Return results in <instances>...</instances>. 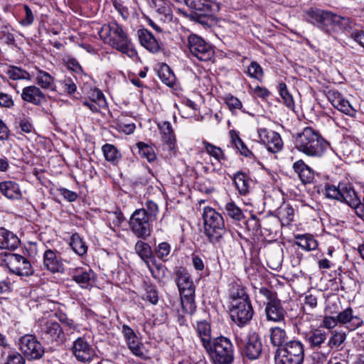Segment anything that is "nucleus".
<instances>
[{"mask_svg":"<svg viewBox=\"0 0 364 364\" xmlns=\"http://www.w3.org/2000/svg\"><path fill=\"white\" fill-rule=\"evenodd\" d=\"M305 21L328 35L350 28V19L328 10L311 7L304 11Z\"/></svg>","mask_w":364,"mask_h":364,"instance_id":"f257e3e1","label":"nucleus"},{"mask_svg":"<svg viewBox=\"0 0 364 364\" xmlns=\"http://www.w3.org/2000/svg\"><path fill=\"white\" fill-rule=\"evenodd\" d=\"M100 38L118 51L126 54L128 57H136L137 52L134 48L131 40L117 22L104 24L98 32Z\"/></svg>","mask_w":364,"mask_h":364,"instance_id":"f03ea898","label":"nucleus"},{"mask_svg":"<svg viewBox=\"0 0 364 364\" xmlns=\"http://www.w3.org/2000/svg\"><path fill=\"white\" fill-rule=\"evenodd\" d=\"M328 143L320 133L310 127H305L296 138V149L311 157H321L326 151Z\"/></svg>","mask_w":364,"mask_h":364,"instance_id":"7ed1b4c3","label":"nucleus"},{"mask_svg":"<svg viewBox=\"0 0 364 364\" xmlns=\"http://www.w3.org/2000/svg\"><path fill=\"white\" fill-rule=\"evenodd\" d=\"M175 282L179 291L181 304L183 309L188 314L195 310L196 287L188 271L182 267H178L175 272Z\"/></svg>","mask_w":364,"mask_h":364,"instance_id":"20e7f679","label":"nucleus"},{"mask_svg":"<svg viewBox=\"0 0 364 364\" xmlns=\"http://www.w3.org/2000/svg\"><path fill=\"white\" fill-rule=\"evenodd\" d=\"M204 233L212 244H220L226 233L223 217L210 207H205L203 212Z\"/></svg>","mask_w":364,"mask_h":364,"instance_id":"39448f33","label":"nucleus"},{"mask_svg":"<svg viewBox=\"0 0 364 364\" xmlns=\"http://www.w3.org/2000/svg\"><path fill=\"white\" fill-rule=\"evenodd\" d=\"M204 349L213 364H232L234 361V347L226 337L213 338Z\"/></svg>","mask_w":364,"mask_h":364,"instance_id":"423d86ee","label":"nucleus"},{"mask_svg":"<svg viewBox=\"0 0 364 364\" xmlns=\"http://www.w3.org/2000/svg\"><path fill=\"white\" fill-rule=\"evenodd\" d=\"M304 357L303 344L299 341L292 340L277 349L274 360L276 364H301Z\"/></svg>","mask_w":364,"mask_h":364,"instance_id":"0eeeda50","label":"nucleus"},{"mask_svg":"<svg viewBox=\"0 0 364 364\" xmlns=\"http://www.w3.org/2000/svg\"><path fill=\"white\" fill-rule=\"evenodd\" d=\"M187 47L190 53L200 61H208L214 55L213 46L196 34L188 36Z\"/></svg>","mask_w":364,"mask_h":364,"instance_id":"6e6552de","label":"nucleus"},{"mask_svg":"<svg viewBox=\"0 0 364 364\" xmlns=\"http://www.w3.org/2000/svg\"><path fill=\"white\" fill-rule=\"evenodd\" d=\"M152 221L144 209H136L130 218L129 226L137 237L146 240L151 235Z\"/></svg>","mask_w":364,"mask_h":364,"instance_id":"1a4fd4ad","label":"nucleus"},{"mask_svg":"<svg viewBox=\"0 0 364 364\" xmlns=\"http://www.w3.org/2000/svg\"><path fill=\"white\" fill-rule=\"evenodd\" d=\"M254 310L250 301L237 300L230 301V315L232 321L243 327L252 318Z\"/></svg>","mask_w":364,"mask_h":364,"instance_id":"9d476101","label":"nucleus"},{"mask_svg":"<svg viewBox=\"0 0 364 364\" xmlns=\"http://www.w3.org/2000/svg\"><path fill=\"white\" fill-rule=\"evenodd\" d=\"M37 323L41 338L48 343L58 342L64 338L63 330L57 321L43 318Z\"/></svg>","mask_w":364,"mask_h":364,"instance_id":"9b49d317","label":"nucleus"},{"mask_svg":"<svg viewBox=\"0 0 364 364\" xmlns=\"http://www.w3.org/2000/svg\"><path fill=\"white\" fill-rule=\"evenodd\" d=\"M296 328L297 333L302 336L305 341L312 348H320L326 342L328 338V333L321 328H312L307 331L304 328L302 318L296 321Z\"/></svg>","mask_w":364,"mask_h":364,"instance_id":"f8f14e48","label":"nucleus"},{"mask_svg":"<svg viewBox=\"0 0 364 364\" xmlns=\"http://www.w3.org/2000/svg\"><path fill=\"white\" fill-rule=\"evenodd\" d=\"M19 349L28 360H38L45 352L41 343L32 335H26L19 339Z\"/></svg>","mask_w":364,"mask_h":364,"instance_id":"ddd939ff","label":"nucleus"},{"mask_svg":"<svg viewBox=\"0 0 364 364\" xmlns=\"http://www.w3.org/2000/svg\"><path fill=\"white\" fill-rule=\"evenodd\" d=\"M5 262L9 271L19 276H31L33 269L30 261L25 257L18 254H10L6 256Z\"/></svg>","mask_w":364,"mask_h":364,"instance_id":"4468645a","label":"nucleus"},{"mask_svg":"<svg viewBox=\"0 0 364 364\" xmlns=\"http://www.w3.org/2000/svg\"><path fill=\"white\" fill-rule=\"evenodd\" d=\"M259 141L266 146L271 153H278L283 148V141L279 133L266 128L257 130Z\"/></svg>","mask_w":364,"mask_h":364,"instance_id":"2eb2a0df","label":"nucleus"},{"mask_svg":"<svg viewBox=\"0 0 364 364\" xmlns=\"http://www.w3.org/2000/svg\"><path fill=\"white\" fill-rule=\"evenodd\" d=\"M72 352L76 359L81 362L90 360L95 353L92 346L82 337H79L73 342Z\"/></svg>","mask_w":364,"mask_h":364,"instance_id":"dca6fc26","label":"nucleus"},{"mask_svg":"<svg viewBox=\"0 0 364 364\" xmlns=\"http://www.w3.org/2000/svg\"><path fill=\"white\" fill-rule=\"evenodd\" d=\"M262 351V343L259 335L255 332L249 334L243 348V353L250 360L257 359Z\"/></svg>","mask_w":364,"mask_h":364,"instance_id":"f3484780","label":"nucleus"},{"mask_svg":"<svg viewBox=\"0 0 364 364\" xmlns=\"http://www.w3.org/2000/svg\"><path fill=\"white\" fill-rule=\"evenodd\" d=\"M21 97L24 102L36 106H41L47 101L46 95L36 85H29L23 87Z\"/></svg>","mask_w":364,"mask_h":364,"instance_id":"a211bd4d","label":"nucleus"},{"mask_svg":"<svg viewBox=\"0 0 364 364\" xmlns=\"http://www.w3.org/2000/svg\"><path fill=\"white\" fill-rule=\"evenodd\" d=\"M70 274L73 279L82 288L91 287L95 276L94 272L88 267L72 269Z\"/></svg>","mask_w":364,"mask_h":364,"instance_id":"6ab92c4d","label":"nucleus"},{"mask_svg":"<svg viewBox=\"0 0 364 364\" xmlns=\"http://www.w3.org/2000/svg\"><path fill=\"white\" fill-rule=\"evenodd\" d=\"M285 313L286 311L279 299L267 302L265 314L268 321L281 322L284 319Z\"/></svg>","mask_w":364,"mask_h":364,"instance_id":"aec40b11","label":"nucleus"},{"mask_svg":"<svg viewBox=\"0 0 364 364\" xmlns=\"http://www.w3.org/2000/svg\"><path fill=\"white\" fill-rule=\"evenodd\" d=\"M186 5L192 10L191 14L218 11L219 5L211 0H184Z\"/></svg>","mask_w":364,"mask_h":364,"instance_id":"412c9836","label":"nucleus"},{"mask_svg":"<svg viewBox=\"0 0 364 364\" xmlns=\"http://www.w3.org/2000/svg\"><path fill=\"white\" fill-rule=\"evenodd\" d=\"M336 321L346 325L347 328L350 331L356 329L363 323V321L360 316L353 314V309L350 307L340 312L336 316Z\"/></svg>","mask_w":364,"mask_h":364,"instance_id":"4be33fe9","label":"nucleus"},{"mask_svg":"<svg viewBox=\"0 0 364 364\" xmlns=\"http://www.w3.org/2000/svg\"><path fill=\"white\" fill-rule=\"evenodd\" d=\"M138 36L141 46L150 52L158 53L161 50V43H159L147 29L139 30Z\"/></svg>","mask_w":364,"mask_h":364,"instance_id":"5701e85b","label":"nucleus"},{"mask_svg":"<svg viewBox=\"0 0 364 364\" xmlns=\"http://www.w3.org/2000/svg\"><path fill=\"white\" fill-rule=\"evenodd\" d=\"M20 245V240L12 232L0 228V249L14 250Z\"/></svg>","mask_w":364,"mask_h":364,"instance_id":"b1692460","label":"nucleus"},{"mask_svg":"<svg viewBox=\"0 0 364 364\" xmlns=\"http://www.w3.org/2000/svg\"><path fill=\"white\" fill-rule=\"evenodd\" d=\"M43 265L46 269L53 273L59 272L63 269L60 258L55 251L50 249L46 250L43 254Z\"/></svg>","mask_w":364,"mask_h":364,"instance_id":"393cba45","label":"nucleus"},{"mask_svg":"<svg viewBox=\"0 0 364 364\" xmlns=\"http://www.w3.org/2000/svg\"><path fill=\"white\" fill-rule=\"evenodd\" d=\"M232 179L241 196H246L250 193L252 181L248 174L243 171H237L234 174Z\"/></svg>","mask_w":364,"mask_h":364,"instance_id":"a878e982","label":"nucleus"},{"mask_svg":"<svg viewBox=\"0 0 364 364\" xmlns=\"http://www.w3.org/2000/svg\"><path fill=\"white\" fill-rule=\"evenodd\" d=\"M350 207H355L360 203V198L353 186L348 183H341V200Z\"/></svg>","mask_w":364,"mask_h":364,"instance_id":"bb28decb","label":"nucleus"},{"mask_svg":"<svg viewBox=\"0 0 364 364\" xmlns=\"http://www.w3.org/2000/svg\"><path fill=\"white\" fill-rule=\"evenodd\" d=\"M293 168L303 183H309L313 181L314 178V171L305 164L302 160L294 162Z\"/></svg>","mask_w":364,"mask_h":364,"instance_id":"cd10ccee","label":"nucleus"},{"mask_svg":"<svg viewBox=\"0 0 364 364\" xmlns=\"http://www.w3.org/2000/svg\"><path fill=\"white\" fill-rule=\"evenodd\" d=\"M0 192L9 199L18 200L22 197L19 186L11 181L0 183Z\"/></svg>","mask_w":364,"mask_h":364,"instance_id":"c85d7f7f","label":"nucleus"},{"mask_svg":"<svg viewBox=\"0 0 364 364\" xmlns=\"http://www.w3.org/2000/svg\"><path fill=\"white\" fill-rule=\"evenodd\" d=\"M346 337V333L343 330L332 331L328 339L327 346L331 349L341 350L344 347Z\"/></svg>","mask_w":364,"mask_h":364,"instance_id":"c756f323","label":"nucleus"},{"mask_svg":"<svg viewBox=\"0 0 364 364\" xmlns=\"http://www.w3.org/2000/svg\"><path fill=\"white\" fill-rule=\"evenodd\" d=\"M158 127L163 134V141L169 150H173L175 148L176 138L171 123L165 121L158 124Z\"/></svg>","mask_w":364,"mask_h":364,"instance_id":"7c9ffc66","label":"nucleus"},{"mask_svg":"<svg viewBox=\"0 0 364 364\" xmlns=\"http://www.w3.org/2000/svg\"><path fill=\"white\" fill-rule=\"evenodd\" d=\"M196 331L205 348L213 341L210 324L205 321H198L196 325Z\"/></svg>","mask_w":364,"mask_h":364,"instance_id":"2f4dec72","label":"nucleus"},{"mask_svg":"<svg viewBox=\"0 0 364 364\" xmlns=\"http://www.w3.org/2000/svg\"><path fill=\"white\" fill-rule=\"evenodd\" d=\"M69 245L73 252L82 257L87 252V245L78 233H73L70 238Z\"/></svg>","mask_w":364,"mask_h":364,"instance_id":"473e14b6","label":"nucleus"},{"mask_svg":"<svg viewBox=\"0 0 364 364\" xmlns=\"http://www.w3.org/2000/svg\"><path fill=\"white\" fill-rule=\"evenodd\" d=\"M270 342L274 347L282 348L287 339L286 331L279 327H273L270 330Z\"/></svg>","mask_w":364,"mask_h":364,"instance_id":"72a5a7b5","label":"nucleus"},{"mask_svg":"<svg viewBox=\"0 0 364 364\" xmlns=\"http://www.w3.org/2000/svg\"><path fill=\"white\" fill-rule=\"evenodd\" d=\"M102 151L105 159L113 165H117L122 158V154L113 144H104Z\"/></svg>","mask_w":364,"mask_h":364,"instance_id":"f704fd0d","label":"nucleus"},{"mask_svg":"<svg viewBox=\"0 0 364 364\" xmlns=\"http://www.w3.org/2000/svg\"><path fill=\"white\" fill-rule=\"evenodd\" d=\"M230 134L232 143L242 155L250 159L255 158L254 154L247 147L235 131L231 130L230 132Z\"/></svg>","mask_w":364,"mask_h":364,"instance_id":"c9c22d12","label":"nucleus"},{"mask_svg":"<svg viewBox=\"0 0 364 364\" xmlns=\"http://www.w3.org/2000/svg\"><path fill=\"white\" fill-rule=\"evenodd\" d=\"M134 251L139 255V257L148 264V259L153 257L152 250L151 246L142 241L138 240L134 245Z\"/></svg>","mask_w":364,"mask_h":364,"instance_id":"e433bc0d","label":"nucleus"},{"mask_svg":"<svg viewBox=\"0 0 364 364\" xmlns=\"http://www.w3.org/2000/svg\"><path fill=\"white\" fill-rule=\"evenodd\" d=\"M223 209L224 213L234 220L240 221L245 218L241 208L232 200L226 203Z\"/></svg>","mask_w":364,"mask_h":364,"instance_id":"4c0bfd02","label":"nucleus"},{"mask_svg":"<svg viewBox=\"0 0 364 364\" xmlns=\"http://www.w3.org/2000/svg\"><path fill=\"white\" fill-rule=\"evenodd\" d=\"M158 75L161 81L168 87H173L175 85L176 77L168 65L163 64L160 66Z\"/></svg>","mask_w":364,"mask_h":364,"instance_id":"58836bf2","label":"nucleus"},{"mask_svg":"<svg viewBox=\"0 0 364 364\" xmlns=\"http://www.w3.org/2000/svg\"><path fill=\"white\" fill-rule=\"evenodd\" d=\"M36 81L43 89L53 90L54 86V77L48 73L38 70Z\"/></svg>","mask_w":364,"mask_h":364,"instance_id":"ea45409f","label":"nucleus"},{"mask_svg":"<svg viewBox=\"0 0 364 364\" xmlns=\"http://www.w3.org/2000/svg\"><path fill=\"white\" fill-rule=\"evenodd\" d=\"M5 73L9 78L13 80H31V75L26 70H23L22 68L17 66H9Z\"/></svg>","mask_w":364,"mask_h":364,"instance_id":"a19ab883","label":"nucleus"},{"mask_svg":"<svg viewBox=\"0 0 364 364\" xmlns=\"http://www.w3.org/2000/svg\"><path fill=\"white\" fill-rule=\"evenodd\" d=\"M296 240V245L306 251L315 250L318 245L316 240L311 235H299Z\"/></svg>","mask_w":364,"mask_h":364,"instance_id":"79ce46f5","label":"nucleus"},{"mask_svg":"<svg viewBox=\"0 0 364 364\" xmlns=\"http://www.w3.org/2000/svg\"><path fill=\"white\" fill-rule=\"evenodd\" d=\"M136 146L141 158L146 159L150 163L156 160V154L151 146L141 141L138 142Z\"/></svg>","mask_w":364,"mask_h":364,"instance_id":"37998d69","label":"nucleus"},{"mask_svg":"<svg viewBox=\"0 0 364 364\" xmlns=\"http://www.w3.org/2000/svg\"><path fill=\"white\" fill-rule=\"evenodd\" d=\"M216 11L202 12L196 14H190L188 17L196 22L200 23L204 26H210L213 21V16Z\"/></svg>","mask_w":364,"mask_h":364,"instance_id":"c03bdc74","label":"nucleus"},{"mask_svg":"<svg viewBox=\"0 0 364 364\" xmlns=\"http://www.w3.org/2000/svg\"><path fill=\"white\" fill-rule=\"evenodd\" d=\"M278 90L280 97L284 104L290 109H294V101L292 95L289 93L287 85L284 82H280L278 85Z\"/></svg>","mask_w":364,"mask_h":364,"instance_id":"a18cd8bd","label":"nucleus"},{"mask_svg":"<svg viewBox=\"0 0 364 364\" xmlns=\"http://www.w3.org/2000/svg\"><path fill=\"white\" fill-rule=\"evenodd\" d=\"M56 316L59 321L63 325L65 330L68 333H73L75 331H78L79 326L65 314L60 312L56 314Z\"/></svg>","mask_w":364,"mask_h":364,"instance_id":"49530a36","label":"nucleus"},{"mask_svg":"<svg viewBox=\"0 0 364 364\" xmlns=\"http://www.w3.org/2000/svg\"><path fill=\"white\" fill-rule=\"evenodd\" d=\"M294 210L289 205H284L278 210L279 218L282 224L289 225L294 219Z\"/></svg>","mask_w":364,"mask_h":364,"instance_id":"de8ad7c7","label":"nucleus"},{"mask_svg":"<svg viewBox=\"0 0 364 364\" xmlns=\"http://www.w3.org/2000/svg\"><path fill=\"white\" fill-rule=\"evenodd\" d=\"M205 151L211 156L215 158L217 161H220L225 159L223 151L218 146H216L207 141H203Z\"/></svg>","mask_w":364,"mask_h":364,"instance_id":"09e8293b","label":"nucleus"},{"mask_svg":"<svg viewBox=\"0 0 364 364\" xmlns=\"http://www.w3.org/2000/svg\"><path fill=\"white\" fill-rule=\"evenodd\" d=\"M171 250V245L166 242H163L159 243L155 247L154 252L159 259L166 262L168 260V257L170 255Z\"/></svg>","mask_w":364,"mask_h":364,"instance_id":"8fccbe9b","label":"nucleus"},{"mask_svg":"<svg viewBox=\"0 0 364 364\" xmlns=\"http://www.w3.org/2000/svg\"><path fill=\"white\" fill-rule=\"evenodd\" d=\"M335 108L350 117H355L357 112L356 109L343 97L338 102V104L336 105Z\"/></svg>","mask_w":364,"mask_h":364,"instance_id":"3c124183","label":"nucleus"},{"mask_svg":"<svg viewBox=\"0 0 364 364\" xmlns=\"http://www.w3.org/2000/svg\"><path fill=\"white\" fill-rule=\"evenodd\" d=\"M127 343L129 349L134 355L140 358L144 356V346L139 341L137 336L135 337V339L127 341Z\"/></svg>","mask_w":364,"mask_h":364,"instance_id":"603ef678","label":"nucleus"},{"mask_svg":"<svg viewBox=\"0 0 364 364\" xmlns=\"http://www.w3.org/2000/svg\"><path fill=\"white\" fill-rule=\"evenodd\" d=\"M247 73L250 77L257 80L263 77L264 73L262 67L256 61H252L247 68Z\"/></svg>","mask_w":364,"mask_h":364,"instance_id":"864d4df0","label":"nucleus"},{"mask_svg":"<svg viewBox=\"0 0 364 364\" xmlns=\"http://www.w3.org/2000/svg\"><path fill=\"white\" fill-rule=\"evenodd\" d=\"M153 264L154 265V268H151L149 263L146 266L151 272L153 277L156 279L161 280L165 277L166 269L164 265L162 264H157L155 260L153 262Z\"/></svg>","mask_w":364,"mask_h":364,"instance_id":"5fc2aeb1","label":"nucleus"},{"mask_svg":"<svg viewBox=\"0 0 364 364\" xmlns=\"http://www.w3.org/2000/svg\"><path fill=\"white\" fill-rule=\"evenodd\" d=\"M4 364H25V358L19 353L10 352L6 355Z\"/></svg>","mask_w":364,"mask_h":364,"instance_id":"6e6d98bb","label":"nucleus"},{"mask_svg":"<svg viewBox=\"0 0 364 364\" xmlns=\"http://www.w3.org/2000/svg\"><path fill=\"white\" fill-rule=\"evenodd\" d=\"M89 99L98 104V106L104 107L106 105L105 96L99 89L92 90L89 95Z\"/></svg>","mask_w":364,"mask_h":364,"instance_id":"4d7b16f0","label":"nucleus"},{"mask_svg":"<svg viewBox=\"0 0 364 364\" xmlns=\"http://www.w3.org/2000/svg\"><path fill=\"white\" fill-rule=\"evenodd\" d=\"M147 216L152 220L156 219L159 213L158 205L152 200H148L146 203V208H143Z\"/></svg>","mask_w":364,"mask_h":364,"instance_id":"13d9d810","label":"nucleus"},{"mask_svg":"<svg viewBox=\"0 0 364 364\" xmlns=\"http://www.w3.org/2000/svg\"><path fill=\"white\" fill-rule=\"evenodd\" d=\"M341 183L338 186H328L326 187V195L329 198L341 200Z\"/></svg>","mask_w":364,"mask_h":364,"instance_id":"bf43d9fd","label":"nucleus"},{"mask_svg":"<svg viewBox=\"0 0 364 364\" xmlns=\"http://www.w3.org/2000/svg\"><path fill=\"white\" fill-rule=\"evenodd\" d=\"M225 102L232 112L235 109H240L242 107L240 100L232 95H226L225 97Z\"/></svg>","mask_w":364,"mask_h":364,"instance_id":"052dcab7","label":"nucleus"},{"mask_svg":"<svg viewBox=\"0 0 364 364\" xmlns=\"http://www.w3.org/2000/svg\"><path fill=\"white\" fill-rule=\"evenodd\" d=\"M25 11V17L20 21V23L23 26H28L33 23L34 16L30 7L25 4L23 5Z\"/></svg>","mask_w":364,"mask_h":364,"instance_id":"680f3d73","label":"nucleus"},{"mask_svg":"<svg viewBox=\"0 0 364 364\" xmlns=\"http://www.w3.org/2000/svg\"><path fill=\"white\" fill-rule=\"evenodd\" d=\"M60 84L65 92L69 95L73 94L77 89V86L73 80L70 77H66L60 82Z\"/></svg>","mask_w":364,"mask_h":364,"instance_id":"e2e57ef3","label":"nucleus"},{"mask_svg":"<svg viewBox=\"0 0 364 364\" xmlns=\"http://www.w3.org/2000/svg\"><path fill=\"white\" fill-rule=\"evenodd\" d=\"M145 299L152 304H156L159 300L157 290L151 286L147 287L146 288Z\"/></svg>","mask_w":364,"mask_h":364,"instance_id":"0e129e2a","label":"nucleus"},{"mask_svg":"<svg viewBox=\"0 0 364 364\" xmlns=\"http://www.w3.org/2000/svg\"><path fill=\"white\" fill-rule=\"evenodd\" d=\"M326 97L328 101L332 104V105L335 107L336 105L338 104V102L343 97L342 95L337 90H329L326 93Z\"/></svg>","mask_w":364,"mask_h":364,"instance_id":"69168bd1","label":"nucleus"},{"mask_svg":"<svg viewBox=\"0 0 364 364\" xmlns=\"http://www.w3.org/2000/svg\"><path fill=\"white\" fill-rule=\"evenodd\" d=\"M0 38L8 45H14L15 43V38L7 27H4L0 32Z\"/></svg>","mask_w":364,"mask_h":364,"instance_id":"338daca9","label":"nucleus"},{"mask_svg":"<svg viewBox=\"0 0 364 364\" xmlns=\"http://www.w3.org/2000/svg\"><path fill=\"white\" fill-rule=\"evenodd\" d=\"M247 228L250 230L257 232L261 228L260 220L255 215H251V217L246 222Z\"/></svg>","mask_w":364,"mask_h":364,"instance_id":"774afa93","label":"nucleus"}]
</instances>
